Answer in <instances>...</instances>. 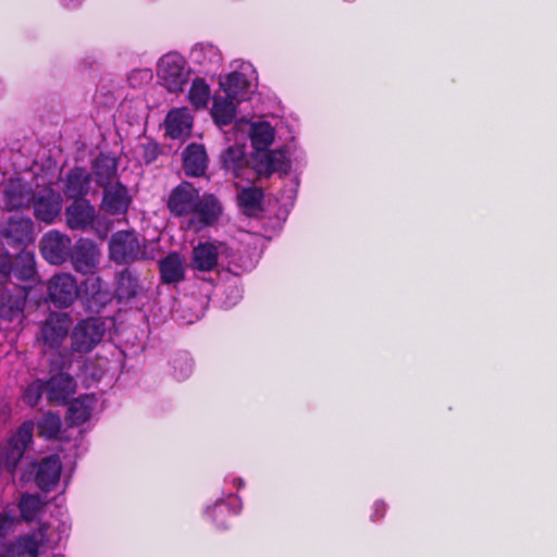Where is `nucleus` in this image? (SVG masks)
Segmentation results:
<instances>
[{
  "label": "nucleus",
  "instance_id": "obj_1",
  "mask_svg": "<svg viewBox=\"0 0 557 557\" xmlns=\"http://www.w3.org/2000/svg\"><path fill=\"white\" fill-rule=\"evenodd\" d=\"M166 206L171 215L178 220L181 230L194 233L213 226L223 213V206L214 195H200L188 182L171 190Z\"/></svg>",
  "mask_w": 557,
  "mask_h": 557
},
{
  "label": "nucleus",
  "instance_id": "obj_2",
  "mask_svg": "<svg viewBox=\"0 0 557 557\" xmlns=\"http://www.w3.org/2000/svg\"><path fill=\"white\" fill-rule=\"evenodd\" d=\"M66 224L72 231L90 232L103 239L107 237L112 223L101 216L95 206L85 198L75 199L65 209Z\"/></svg>",
  "mask_w": 557,
  "mask_h": 557
},
{
  "label": "nucleus",
  "instance_id": "obj_3",
  "mask_svg": "<svg viewBox=\"0 0 557 557\" xmlns=\"http://www.w3.org/2000/svg\"><path fill=\"white\" fill-rule=\"evenodd\" d=\"M17 523L15 517L0 512V557H38L41 547L32 532L5 545V539L15 531Z\"/></svg>",
  "mask_w": 557,
  "mask_h": 557
},
{
  "label": "nucleus",
  "instance_id": "obj_4",
  "mask_svg": "<svg viewBox=\"0 0 557 557\" xmlns=\"http://www.w3.org/2000/svg\"><path fill=\"white\" fill-rule=\"evenodd\" d=\"M106 331V321L100 318H87L78 321L70 334L71 351L81 355L92 351L101 343Z\"/></svg>",
  "mask_w": 557,
  "mask_h": 557
},
{
  "label": "nucleus",
  "instance_id": "obj_5",
  "mask_svg": "<svg viewBox=\"0 0 557 557\" xmlns=\"http://www.w3.org/2000/svg\"><path fill=\"white\" fill-rule=\"evenodd\" d=\"M72 323L73 321L69 313L52 311L40 322L37 341L45 349L58 351L69 334H71Z\"/></svg>",
  "mask_w": 557,
  "mask_h": 557
},
{
  "label": "nucleus",
  "instance_id": "obj_6",
  "mask_svg": "<svg viewBox=\"0 0 557 557\" xmlns=\"http://www.w3.org/2000/svg\"><path fill=\"white\" fill-rule=\"evenodd\" d=\"M35 423L25 421L13 436L0 447V469L13 474L25 450L33 441Z\"/></svg>",
  "mask_w": 557,
  "mask_h": 557
},
{
  "label": "nucleus",
  "instance_id": "obj_7",
  "mask_svg": "<svg viewBox=\"0 0 557 557\" xmlns=\"http://www.w3.org/2000/svg\"><path fill=\"white\" fill-rule=\"evenodd\" d=\"M157 75L161 85L170 92H178L187 84L189 71L186 69V61L182 54L170 52L160 58Z\"/></svg>",
  "mask_w": 557,
  "mask_h": 557
},
{
  "label": "nucleus",
  "instance_id": "obj_8",
  "mask_svg": "<svg viewBox=\"0 0 557 557\" xmlns=\"http://www.w3.org/2000/svg\"><path fill=\"white\" fill-rule=\"evenodd\" d=\"M110 258L115 263H131L145 256L139 238L134 231H119L109 243Z\"/></svg>",
  "mask_w": 557,
  "mask_h": 557
},
{
  "label": "nucleus",
  "instance_id": "obj_9",
  "mask_svg": "<svg viewBox=\"0 0 557 557\" xmlns=\"http://www.w3.org/2000/svg\"><path fill=\"white\" fill-rule=\"evenodd\" d=\"M220 255L230 259V265L234 264L235 267L243 268L242 265L237 264L236 256L230 247L223 243L211 242H200L197 246L194 247L190 263L191 268L199 271L209 272L213 270L218 264Z\"/></svg>",
  "mask_w": 557,
  "mask_h": 557
},
{
  "label": "nucleus",
  "instance_id": "obj_10",
  "mask_svg": "<svg viewBox=\"0 0 557 557\" xmlns=\"http://www.w3.org/2000/svg\"><path fill=\"white\" fill-rule=\"evenodd\" d=\"M48 299L57 308H67L77 299L79 287L74 275L54 274L48 282Z\"/></svg>",
  "mask_w": 557,
  "mask_h": 557
},
{
  "label": "nucleus",
  "instance_id": "obj_11",
  "mask_svg": "<svg viewBox=\"0 0 557 557\" xmlns=\"http://www.w3.org/2000/svg\"><path fill=\"white\" fill-rule=\"evenodd\" d=\"M70 258L76 272L94 274L100 263L101 252L92 240L81 238L73 246Z\"/></svg>",
  "mask_w": 557,
  "mask_h": 557
},
{
  "label": "nucleus",
  "instance_id": "obj_12",
  "mask_svg": "<svg viewBox=\"0 0 557 557\" xmlns=\"http://www.w3.org/2000/svg\"><path fill=\"white\" fill-rule=\"evenodd\" d=\"M102 188L100 209L113 216L125 215L131 207L133 197L129 189L120 181L107 184Z\"/></svg>",
  "mask_w": 557,
  "mask_h": 557
},
{
  "label": "nucleus",
  "instance_id": "obj_13",
  "mask_svg": "<svg viewBox=\"0 0 557 557\" xmlns=\"http://www.w3.org/2000/svg\"><path fill=\"white\" fill-rule=\"evenodd\" d=\"M71 243L67 235L49 231L40 240L41 255L51 264H62L71 255Z\"/></svg>",
  "mask_w": 557,
  "mask_h": 557
},
{
  "label": "nucleus",
  "instance_id": "obj_14",
  "mask_svg": "<svg viewBox=\"0 0 557 557\" xmlns=\"http://www.w3.org/2000/svg\"><path fill=\"white\" fill-rule=\"evenodd\" d=\"M28 290L25 286L13 285L0 290V317L8 321L23 315Z\"/></svg>",
  "mask_w": 557,
  "mask_h": 557
},
{
  "label": "nucleus",
  "instance_id": "obj_15",
  "mask_svg": "<svg viewBox=\"0 0 557 557\" xmlns=\"http://www.w3.org/2000/svg\"><path fill=\"white\" fill-rule=\"evenodd\" d=\"M35 194L32 185L21 178H11L3 188V201L9 211L29 208Z\"/></svg>",
  "mask_w": 557,
  "mask_h": 557
},
{
  "label": "nucleus",
  "instance_id": "obj_16",
  "mask_svg": "<svg viewBox=\"0 0 557 557\" xmlns=\"http://www.w3.org/2000/svg\"><path fill=\"white\" fill-rule=\"evenodd\" d=\"M290 162L285 149L264 150L256 158L255 170L260 176H270L273 173L286 174Z\"/></svg>",
  "mask_w": 557,
  "mask_h": 557
},
{
  "label": "nucleus",
  "instance_id": "obj_17",
  "mask_svg": "<svg viewBox=\"0 0 557 557\" xmlns=\"http://www.w3.org/2000/svg\"><path fill=\"white\" fill-rule=\"evenodd\" d=\"M45 384L48 400L58 405L65 404L75 394L76 389L75 380L63 372L51 376Z\"/></svg>",
  "mask_w": 557,
  "mask_h": 557
},
{
  "label": "nucleus",
  "instance_id": "obj_18",
  "mask_svg": "<svg viewBox=\"0 0 557 557\" xmlns=\"http://www.w3.org/2000/svg\"><path fill=\"white\" fill-rule=\"evenodd\" d=\"M36 484L41 491L50 492L59 483L61 475V460L58 455H51L44 458L36 465Z\"/></svg>",
  "mask_w": 557,
  "mask_h": 557
},
{
  "label": "nucleus",
  "instance_id": "obj_19",
  "mask_svg": "<svg viewBox=\"0 0 557 557\" xmlns=\"http://www.w3.org/2000/svg\"><path fill=\"white\" fill-rule=\"evenodd\" d=\"M208 157L203 145L190 144L183 152V169L187 176L199 177L206 174Z\"/></svg>",
  "mask_w": 557,
  "mask_h": 557
},
{
  "label": "nucleus",
  "instance_id": "obj_20",
  "mask_svg": "<svg viewBox=\"0 0 557 557\" xmlns=\"http://www.w3.org/2000/svg\"><path fill=\"white\" fill-rule=\"evenodd\" d=\"M193 116L187 108L171 110L165 119L166 134L173 139L188 136L191 131Z\"/></svg>",
  "mask_w": 557,
  "mask_h": 557
},
{
  "label": "nucleus",
  "instance_id": "obj_21",
  "mask_svg": "<svg viewBox=\"0 0 557 557\" xmlns=\"http://www.w3.org/2000/svg\"><path fill=\"white\" fill-rule=\"evenodd\" d=\"M190 59L206 71L215 70L222 63V55L219 48L208 42L195 45L190 51Z\"/></svg>",
  "mask_w": 557,
  "mask_h": 557
},
{
  "label": "nucleus",
  "instance_id": "obj_22",
  "mask_svg": "<svg viewBox=\"0 0 557 557\" xmlns=\"http://www.w3.org/2000/svg\"><path fill=\"white\" fill-rule=\"evenodd\" d=\"M91 175L85 168L76 166L66 176L65 194L70 198H83L90 189Z\"/></svg>",
  "mask_w": 557,
  "mask_h": 557
},
{
  "label": "nucleus",
  "instance_id": "obj_23",
  "mask_svg": "<svg viewBox=\"0 0 557 557\" xmlns=\"http://www.w3.org/2000/svg\"><path fill=\"white\" fill-rule=\"evenodd\" d=\"M225 95L230 99L240 102L247 98L251 82L243 72L234 71L228 74L223 82H221Z\"/></svg>",
  "mask_w": 557,
  "mask_h": 557
},
{
  "label": "nucleus",
  "instance_id": "obj_24",
  "mask_svg": "<svg viewBox=\"0 0 557 557\" xmlns=\"http://www.w3.org/2000/svg\"><path fill=\"white\" fill-rule=\"evenodd\" d=\"M5 237L15 245L30 242L33 237L32 220L24 216H11L5 228Z\"/></svg>",
  "mask_w": 557,
  "mask_h": 557
},
{
  "label": "nucleus",
  "instance_id": "obj_25",
  "mask_svg": "<svg viewBox=\"0 0 557 557\" xmlns=\"http://www.w3.org/2000/svg\"><path fill=\"white\" fill-rule=\"evenodd\" d=\"M117 173V159L109 154H100L92 164V174L100 187L113 184Z\"/></svg>",
  "mask_w": 557,
  "mask_h": 557
},
{
  "label": "nucleus",
  "instance_id": "obj_26",
  "mask_svg": "<svg viewBox=\"0 0 557 557\" xmlns=\"http://www.w3.org/2000/svg\"><path fill=\"white\" fill-rule=\"evenodd\" d=\"M97 404L94 395L85 394L76 398L69 407V419L72 424L79 425L88 421Z\"/></svg>",
  "mask_w": 557,
  "mask_h": 557
},
{
  "label": "nucleus",
  "instance_id": "obj_27",
  "mask_svg": "<svg viewBox=\"0 0 557 557\" xmlns=\"http://www.w3.org/2000/svg\"><path fill=\"white\" fill-rule=\"evenodd\" d=\"M161 280L165 284H174L184 280L185 268L178 253H170L159 263Z\"/></svg>",
  "mask_w": 557,
  "mask_h": 557
},
{
  "label": "nucleus",
  "instance_id": "obj_28",
  "mask_svg": "<svg viewBox=\"0 0 557 557\" xmlns=\"http://www.w3.org/2000/svg\"><path fill=\"white\" fill-rule=\"evenodd\" d=\"M34 211L38 220L51 223L61 212L60 197L54 194L39 197L34 200Z\"/></svg>",
  "mask_w": 557,
  "mask_h": 557
},
{
  "label": "nucleus",
  "instance_id": "obj_29",
  "mask_svg": "<svg viewBox=\"0 0 557 557\" xmlns=\"http://www.w3.org/2000/svg\"><path fill=\"white\" fill-rule=\"evenodd\" d=\"M46 508V502L35 494H23L18 503L21 517L24 521L30 522L40 519Z\"/></svg>",
  "mask_w": 557,
  "mask_h": 557
},
{
  "label": "nucleus",
  "instance_id": "obj_30",
  "mask_svg": "<svg viewBox=\"0 0 557 557\" xmlns=\"http://www.w3.org/2000/svg\"><path fill=\"white\" fill-rule=\"evenodd\" d=\"M141 289L138 277L125 269L119 274L115 294L120 301L135 298Z\"/></svg>",
  "mask_w": 557,
  "mask_h": 557
},
{
  "label": "nucleus",
  "instance_id": "obj_31",
  "mask_svg": "<svg viewBox=\"0 0 557 557\" xmlns=\"http://www.w3.org/2000/svg\"><path fill=\"white\" fill-rule=\"evenodd\" d=\"M222 162L224 168L230 171L234 177L245 176V171L248 170L245 153L240 147L231 146L222 154Z\"/></svg>",
  "mask_w": 557,
  "mask_h": 557
},
{
  "label": "nucleus",
  "instance_id": "obj_32",
  "mask_svg": "<svg viewBox=\"0 0 557 557\" xmlns=\"http://www.w3.org/2000/svg\"><path fill=\"white\" fill-rule=\"evenodd\" d=\"M12 275L22 282L34 281L36 276L35 258L32 252L22 251L13 263Z\"/></svg>",
  "mask_w": 557,
  "mask_h": 557
},
{
  "label": "nucleus",
  "instance_id": "obj_33",
  "mask_svg": "<svg viewBox=\"0 0 557 557\" xmlns=\"http://www.w3.org/2000/svg\"><path fill=\"white\" fill-rule=\"evenodd\" d=\"M236 100L225 98H215L212 108V115L215 123L220 126L230 125L236 114Z\"/></svg>",
  "mask_w": 557,
  "mask_h": 557
},
{
  "label": "nucleus",
  "instance_id": "obj_34",
  "mask_svg": "<svg viewBox=\"0 0 557 557\" xmlns=\"http://www.w3.org/2000/svg\"><path fill=\"white\" fill-rule=\"evenodd\" d=\"M250 139L253 148L260 152L267 150L274 139V129L268 122L251 125Z\"/></svg>",
  "mask_w": 557,
  "mask_h": 557
},
{
  "label": "nucleus",
  "instance_id": "obj_35",
  "mask_svg": "<svg viewBox=\"0 0 557 557\" xmlns=\"http://www.w3.org/2000/svg\"><path fill=\"white\" fill-rule=\"evenodd\" d=\"M83 290L87 300L92 301L96 306L104 305L110 299L109 292L98 276L87 277L83 282Z\"/></svg>",
  "mask_w": 557,
  "mask_h": 557
},
{
  "label": "nucleus",
  "instance_id": "obj_36",
  "mask_svg": "<svg viewBox=\"0 0 557 557\" xmlns=\"http://www.w3.org/2000/svg\"><path fill=\"white\" fill-rule=\"evenodd\" d=\"M32 533L44 549H52L61 542L52 521L40 523L39 528L32 531Z\"/></svg>",
  "mask_w": 557,
  "mask_h": 557
},
{
  "label": "nucleus",
  "instance_id": "obj_37",
  "mask_svg": "<svg viewBox=\"0 0 557 557\" xmlns=\"http://www.w3.org/2000/svg\"><path fill=\"white\" fill-rule=\"evenodd\" d=\"M61 425L62 422L58 414L47 412L37 422L38 435L47 440L55 438L60 433Z\"/></svg>",
  "mask_w": 557,
  "mask_h": 557
},
{
  "label": "nucleus",
  "instance_id": "obj_38",
  "mask_svg": "<svg viewBox=\"0 0 557 557\" xmlns=\"http://www.w3.org/2000/svg\"><path fill=\"white\" fill-rule=\"evenodd\" d=\"M161 152L162 148L160 145L148 137L143 138L136 147V154L138 159L146 164L154 162Z\"/></svg>",
  "mask_w": 557,
  "mask_h": 557
},
{
  "label": "nucleus",
  "instance_id": "obj_39",
  "mask_svg": "<svg viewBox=\"0 0 557 557\" xmlns=\"http://www.w3.org/2000/svg\"><path fill=\"white\" fill-rule=\"evenodd\" d=\"M240 502L237 497L230 496L227 502L220 499L216 500L214 508H213V520L216 522V524L220 528H224V522L220 519V517H224L227 515H237L240 511Z\"/></svg>",
  "mask_w": 557,
  "mask_h": 557
},
{
  "label": "nucleus",
  "instance_id": "obj_40",
  "mask_svg": "<svg viewBox=\"0 0 557 557\" xmlns=\"http://www.w3.org/2000/svg\"><path fill=\"white\" fill-rule=\"evenodd\" d=\"M263 194L262 190L257 187L243 188L238 193V202L240 207L248 213L255 212L261 203Z\"/></svg>",
  "mask_w": 557,
  "mask_h": 557
},
{
  "label": "nucleus",
  "instance_id": "obj_41",
  "mask_svg": "<svg viewBox=\"0 0 557 557\" xmlns=\"http://www.w3.org/2000/svg\"><path fill=\"white\" fill-rule=\"evenodd\" d=\"M210 97V88L202 78L194 79L189 89L188 98L189 101L196 108H203L208 104Z\"/></svg>",
  "mask_w": 557,
  "mask_h": 557
},
{
  "label": "nucleus",
  "instance_id": "obj_42",
  "mask_svg": "<svg viewBox=\"0 0 557 557\" xmlns=\"http://www.w3.org/2000/svg\"><path fill=\"white\" fill-rule=\"evenodd\" d=\"M173 374L178 380L187 379L193 370V359L187 352H180L172 359Z\"/></svg>",
  "mask_w": 557,
  "mask_h": 557
},
{
  "label": "nucleus",
  "instance_id": "obj_43",
  "mask_svg": "<svg viewBox=\"0 0 557 557\" xmlns=\"http://www.w3.org/2000/svg\"><path fill=\"white\" fill-rule=\"evenodd\" d=\"M44 393H46L45 381L35 380L24 389L22 397L25 404L34 407L38 404Z\"/></svg>",
  "mask_w": 557,
  "mask_h": 557
},
{
  "label": "nucleus",
  "instance_id": "obj_44",
  "mask_svg": "<svg viewBox=\"0 0 557 557\" xmlns=\"http://www.w3.org/2000/svg\"><path fill=\"white\" fill-rule=\"evenodd\" d=\"M152 79V71L149 69H138L132 71L128 75V82L133 87H138L144 83H148Z\"/></svg>",
  "mask_w": 557,
  "mask_h": 557
},
{
  "label": "nucleus",
  "instance_id": "obj_45",
  "mask_svg": "<svg viewBox=\"0 0 557 557\" xmlns=\"http://www.w3.org/2000/svg\"><path fill=\"white\" fill-rule=\"evenodd\" d=\"M14 260L8 252H0V282L7 281L13 272Z\"/></svg>",
  "mask_w": 557,
  "mask_h": 557
},
{
  "label": "nucleus",
  "instance_id": "obj_46",
  "mask_svg": "<svg viewBox=\"0 0 557 557\" xmlns=\"http://www.w3.org/2000/svg\"><path fill=\"white\" fill-rule=\"evenodd\" d=\"M52 523H54V529L62 541L64 537L69 536L71 530V521L69 517H62L59 519H53Z\"/></svg>",
  "mask_w": 557,
  "mask_h": 557
},
{
  "label": "nucleus",
  "instance_id": "obj_47",
  "mask_svg": "<svg viewBox=\"0 0 557 557\" xmlns=\"http://www.w3.org/2000/svg\"><path fill=\"white\" fill-rule=\"evenodd\" d=\"M386 510V506L383 502L374 503V512L371 516L372 521H376L377 517H383Z\"/></svg>",
  "mask_w": 557,
  "mask_h": 557
},
{
  "label": "nucleus",
  "instance_id": "obj_48",
  "mask_svg": "<svg viewBox=\"0 0 557 557\" xmlns=\"http://www.w3.org/2000/svg\"><path fill=\"white\" fill-rule=\"evenodd\" d=\"M63 2L66 8L74 9L78 7L83 0H63Z\"/></svg>",
  "mask_w": 557,
  "mask_h": 557
},
{
  "label": "nucleus",
  "instance_id": "obj_49",
  "mask_svg": "<svg viewBox=\"0 0 557 557\" xmlns=\"http://www.w3.org/2000/svg\"><path fill=\"white\" fill-rule=\"evenodd\" d=\"M238 483H239V485H242L243 484V480L238 479Z\"/></svg>",
  "mask_w": 557,
  "mask_h": 557
},
{
  "label": "nucleus",
  "instance_id": "obj_50",
  "mask_svg": "<svg viewBox=\"0 0 557 557\" xmlns=\"http://www.w3.org/2000/svg\"><path fill=\"white\" fill-rule=\"evenodd\" d=\"M52 557H64L63 555H54Z\"/></svg>",
  "mask_w": 557,
  "mask_h": 557
}]
</instances>
